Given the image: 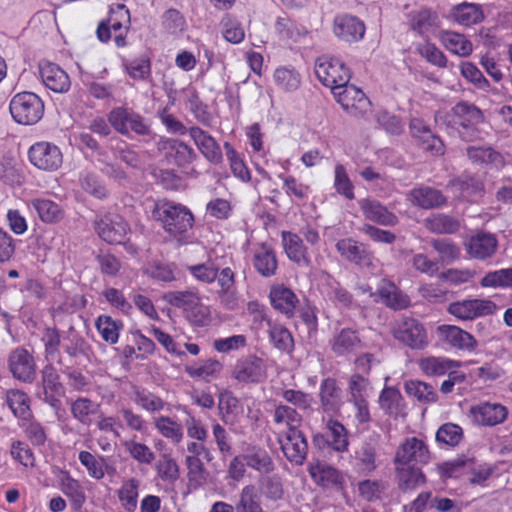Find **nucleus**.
Listing matches in <instances>:
<instances>
[{
  "label": "nucleus",
  "mask_w": 512,
  "mask_h": 512,
  "mask_svg": "<svg viewBox=\"0 0 512 512\" xmlns=\"http://www.w3.org/2000/svg\"><path fill=\"white\" fill-rule=\"evenodd\" d=\"M440 337L451 347L472 352L477 347V341L469 332L454 326L441 325L437 328Z\"/></svg>",
  "instance_id": "aec40b11"
},
{
  "label": "nucleus",
  "mask_w": 512,
  "mask_h": 512,
  "mask_svg": "<svg viewBox=\"0 0 512 512\" xmlns=\"http://www.w3.org/2000/svg\"><path fill=\"white\" fill-rule=\"evenodd\" d=\"M108 121L113 128H136L141 126V117L123 107L114 108L108 115Z\"/></svg>",
  "instance_id": "09e8293b"
},
{
  "label": "nucleus",
  "mask_w": 512,
  "mask_h": 512,
  "mask_svg": "<svg viewBox=\"0 0 512 512\" xmlns=\"http://www.w3.org/2000/svg\"><path fill=\"white\" fill-rule=\"evenodd\" d=\"M497 244V239L493 234L478 233L470 238L467 251L471 257L484 260L495 253Z\"/></svg>",
  "instance_id": "bb28decb"
},
{
  "label": "nucleus",
  "mask_w": 512,
  "mask_h": 512,
  "mask_svg": "<svg viewBox=\"0 0 512 512\" xmlns=\"http://www.w3.org/2000/svg\"><path fill=\"white\" fill-rule=\"evenodd\" d=\"M362 346L357 331L350 328L341 329L331 340V349L338 356L355 353Z\"/></svg>",
  "instance_id": "a878e982"
},
{
  "label": "nucleus",
  "mask_w": 512,
  "mask_h": 512,
  "mask_svg": "<svg viewBox=\"0 0 512 512\" xmlns=\"http://www.w3.org/2000/svg\"><path fill=\"white\" fill-rule=\"evenodd\" d=\"M380 438L379 433L365 437L351 454L354 468L360 475H371L379 467Z\"/></svg>",
  "instance_id": "39448f33"
},
{
  "label": "nucleus",
  "mask_w": 512,
  "mask_h": 512,
  "mask_svg": "<svg viewBox=\"0 0 512 512\" xmlns=\"http://www.w3.org/2000/svg\"><path fill=\"white\" fill-rule=\"evenodd\" d=\"M162 299L181 309L185 318L196 326H205L211 320L208 307L201 303L198 292L194 290L168 291Z\"/></svg>",
  "instance_id": "f03ea898"
},
{
  "label": "nucleus",
  "mask_w": 512,
  "mask_h": 512,
  "mask_svg": "<svg viewBox=\"0 0 512 512\" xmlns=\"http://www.w3.org/2000/svg\"><path fill=\"white\" fill-rule=\"evenodd\" d=\"M195 144L206 159L213 163L222 160V152L216 140L208 135L205 130H191Z\"/></svg>",
  "instance_id": "f704fd0d"
},
{
  "label": "nucleus",
  "mask_w": 512,
  "mask_h": 512,
  "mask_svg": "<svg viewBox=\"0 0 512 512\" xmlns=\"http://www.w3.org/2000/svg\"><path fill=\"white\" fill-rule=\"evenodd\" d=\"M140 484V480L135 477L126 479L122 482L121 487L117 491V496L125 511H136Z\"/></svg>",
  "instance_id": "e433bc0d"
},
{
  "label": "nucleus",
  "mask_w": 512,
  "mask_h": 512,
  "mask_svg": "<svg viewBox=\"0 0 512 512\" xmlns=\"http://www.w3.org/2000/svg\"><path fill=\"white\" fill-rule=\"evenodd\" d=\"M95 326L105 342L116 344L123 324L121 321L114 320L110 316L100 315L96 319Z\"/></svg>",
  "instance_id": "de8ad7c7"
},
{
  "label": "nucleus",
  "mask_w": 512,
  "mask_h": 512,
  "mask_svg": "<svg viewBox=\"0 0 512 512\" xmlns=\"http://www.w3.org/2000/svg\"><path fill=\"white\" fill-rule=\"evenodd\" d=\"M411 28L421 35H427L439 26V17L430 9H421L410 14Z\"/></svg>",
  "instance_id": "ea45409f"
},
{
  "label": "nucleus",
  "mask_w": 512,
  "mask_h": 512,
  "mask_svg": "<svg viewBox=\"0 0 512 512\" xmlns=\"http://www.w3.org/2000/svg\"><path fill=\"white\" fill-rule=\"evenodd\" d=\"M80 463L87 469L90 477L100 480L105 475V469L108 467L106 458L100 456L96 457L88 451H81L79 453Z\"/></svg>",
  "instance_id": "3c124183"
},
{
  "label": "nucleus",
  "mask_w": 512,
  "mask_h": 512,
  "mask_svg": "<svg viewBox=\"0 0 512 512\" xmlns=\"http://www.w3.org/2000/svg\"><path fill=\"white\" fill-rule=\"evenodd\" d=\"M246 465L260 474H271L275 464L270 454L259 446L249 447L243 455Z\"/></svg>",
  "instance_id": "c85d7f7f"
},
{
  "label": "nucleus",
  "mask_w": 512,
  "mask_h": 512,
  "mask_svg": "<svg viewBox=\"0 0 512 512\" xmlns=\"http://www.w3.org/2000/svg\"><path fill=\"white\" fill-rule=\"evenodd\" d=\"M155 220L172 236H181L192 228L194 217L184 205L163 201L155 204L152 211Z\"/></svg>",
  "instance_id": "f257e3e1"
},
{
  "label": "nucleus",
  "mask_w": 512,
  "mask_h": 512,
  "mask_svg": "<svg viewBox=\"0 0 512 512\" xmlns=\"http://www.w3.org/2000/svg\"><path fill=\"white\" fill-rule=\"evenodd\" d=\"M63 349L70 358H77L88 356L90 347L82 336L71 333L65 338Z\"/></svg>",
  "instance_id": "680f3d73"
},
{
  "label": "nucleus",
  "mask_w": 512,
  "mask_h": 512,
  "mask_svg": "<svg viewBox=\"0 0 512 512\" xmlns=\"http://www.w3.org/2000/svg\"><path fill=\"white\" fill-rule=\"evenodd\" d=\"M276 84L285 91H295L301 84L300 74L293 68L280 67L274 72Z\"/></svg>",
  "instance_id": "6e6d98bb"
},
{
  "label": "nucleus",
  "mask_w": 512,
  "mask_h": 512,
  "mask_svg": "<svg viewBox=\"0 0 512 512\" xmlns=\"http://www.w3.org/2000/svg\"><path fill=\"white\" fill-rule=\"evenodd\" d=\"M450 186L459 191L462 198L475 202L482 198L485 189L481 178L469 174L461 175L449 182Z\"/></svg>",
  "instance_id": "b1692460"
},
{
  "label": "nucleus",
  "mask_w": 512,
  "mask_h": 512,
  "mask_svg": "<svg viewBox=\"0 0 512 512\" xmlns=\"http://www.w3.org/2000/svg\"><path fill=\"white\" fill-rule=\"evenodd\" d=\"M315 75L326 87L334 90L341 89L350 80L349 69L339 59L321 56L315 63Z\"/></svg>",
  "instance_id": "423d86ee"
},
{
  "label": "nucleus",
  "mask_w": 512,
  "mask_h": 512,
  "mask_svg": "<svg viewBox=\"0 0 512 512\" xmlns=\"http://www.w3.org/2000/svg\"><path fill=\"white\" fill-rule=\"evenodd\" d=\"M452 18L459 24L471 26L484 18L481 7L474 3L463 2L451 10Z\"/></svg>",
  "instance_id": "4c0bfd02"
},
{
  "label": "nucleus",
  "mask_w": 512,
  "mask_h": 512,
  "mask_svg": "<svg viewBox=\"0 0 512 512\" xmlns=\"http://www.w3.org/2000/svg\"><path fill=\"white\" fill-rule=\"evenodd\" d=\"M234 509L236 512H263L253 485L242 488Z\"/></svg>",
  "instance_id": "5fc2aeb1"
},
{
  "label": "nucleus",
  "mask_w": 512,
  "mask_h": 512,
  "mask_svg": "<svg viewBox=\"0 0 512 512\" xmlns=\"http://www.w3.org/2000/svg\"><path fill=\"white\" fill-rule=\"evenodd\" d=\"M377 294L381 302L393 310H402L410 305V298L392 282L383 281Z\"/></svg>",
  "instance_id": "c756f323"
},
{
  "label": "nucleus",
  "mask_w": 512,
  "mask_h": 512,
  "mask_svg": "<svg viewBox=\"0 0 512 512\" xmlns=\"http://www.w3.org/2000/svg\"><path fill=\"white\" fill-rule=\"evenodd\" d=\"M497 306L491 300L465 299L449 304L447 311L459 320H473L495 313Z\"/></svg>",
  "instance_id": "1a4fd4ad"
},
{
  "label": "nucleus",
  "mask_w": 512,
  "mask_h": 512,
  "mask_svg": "<svg viewBox=\"0 0 512 512\" xmlns=\"http://www.w3.org/2000/svg\"><path fill=\"white\" fill-rule=\"evenodd\" d=\"M186 465L188 469L187 476L190 486H192L194 489L203 486L207 481L208 472L206 471L200 458L196 456H187Z\"/></svg>",
  "instance_id": "864d4df0"
},
{
  "label": "nucleus",
  "mask_w": 512,
  "mask_h": 512,
  "mask_svg": "<svg viewBox=\"0 0 512 512\" xmlns=\"http://www.w3.org/2000/svg\"><path fill=\"white\" fill-rule=\"evenodd\" d=\"M155 427L163 437L171 439L174 443H179L183 438L182 426L169 417L156 418Z\"/></svg>",
  "instance_id": "4d7b16f0"
},
{
  "label": "nucleus",
  "mask_w": 512,
  "mask_h": 512,
  "mask_svg": "<svg viewBox=\"0 0 512 512\" xmlns=\"http://www.w3.org/2000/svg\"><path fill=\"white\" fill-rule=\"evenodd\" d=\"M30 162L38 169L57 170L62 165V153L59 148L48 142H39L29 149Z\"/></svg>",
  "instance_id": "f8f14e48"
},
{
  "label": "nucleus",
  "mask_w": 512,
  "mask_h": 512,
  "mask_svg": "<svg viewBox=\"0 0 512 512\" xmlns=\"http://www.w3.org/2000/svg\"><path fill=\"white\" fill-rule=\"evenodd\" d=\"M441 41L450 52L465 57L472 52V43L462 34L445 31L441 35Z\"/></svg>",
  "instance_id": "a18cd8bd"
},
{
  "label": "nucleus",
  "mask_w": 512,
  "mask_h": 512,
  "mask_svg": "<svg viewBox=\"0 0 512 512\" xmlns=\"http://www.w3.org/2000/svg\"><path fill=\"white\" fill-rule=\"evenodd\" d=\"M282 245L287 257L300 267L310 265L308 251L301 237L290 231H282Z\"/></svg>",
  "instance_id": "5701e85b"
},
{
  "label": "nucleus",
  "mask_w": 512,
  "mask_h": 512,
  "mask_svg": "<svg viewBox=\"0 0 512 512\" xmlns=\"http://www.w3.org/2000/svg\"><path fill=\"white\" fill-rule=\"evenodd\" d=\"M472 421L482 426H495L507 417V409L499 403L484 402L470 408Z\"/></svg>",
  "instance_id": "f3484780"
},
{
  "label": "nucleus",
  "mask_w": 512,
  "mask_h": 512,
  "mask_svg": "<svg viewBox=\"0 0 512 512\" xmlns=\"http://www.w3.org/2000/svg\"><path fill=\"white\" fill-rule=\"evenodd\" d=\"M6 403L15 417L22 420L30 419V400L25 392L18 389L7 390Z\"/></svg>",
  "instance_id": "58836bf2"
},
{
  "label": "nucleus",
  "mask_w": 512,
  "mask_h": 512,
  "mask_svg": "<svg viewBox=\"0 0 512 512\" xmlns=\"http://www.w3.org/2000/svg\"><path fill=\"white\" fill-rule=\"evenodd\" d=\"M463 438L462 428L454 423L441 425L436 433V440L449 446H456Z\"/></svg>",
  "instance_id": "052dcab7"
},
{
  "label": "nucleus",
  "mask_w": 512,
  "mask_h": 512,
  "mask_svg": "<svg viewBox=\"0 0 512 512\" xmlns=\"http://www.w3.org/2000/svg\"><path fill=\"white\" fill-rule=\"evenodd\" d=\"M393 337L411 349H423L427 346V333L423 325L412 317L401 316L391 325Z\"/></svg>",
  "instance_id": "0eeeda50"
},
{
  "label": "nucleus",
  "mask_w": 512,
  "mask_h": 512,
  "mask_svg": "<svg viewBox=\"0 0 512 512\" xmlns=\"http://www.w3.org/2000/svg\"><path fill=\"white\" fill-rule=\"evenodd\" d=\"M259 482L262 493L267 499L277 501L283 497V483L279 476H265Z\"/></svg>",
  "instance_id": "0e129e2a"
},
{
  "label": "nucleus",
  "mask_w": 512,
  "mask_h": 512,
  "mask_svg": "<svg viewBox=\"0 0 512 512\" xmlns=\"http://www.w3.org/2000/svg\"><path fill=\"white\" fill-rule=\"evenodd\" d=\"M333 95L345 110L363 113L370 106V101L363 91L348 83L341 86V89L334 90Z\"/></svg>",
  "instance_id": "6ab92c4d"
},
{
  "label": "nucleus",
  "mask_w": 512,
  "mask_h": 512,
  "mask_svg": "<svg viewBox=\"0 0 512 512\" xmlns=\"http://www.w3.org/2000/svg\"><path fill=\"white\" fill-rule=\"evenodd\" d=\"M333 33L344 42H357L364 36L365 25L356 16L340 14L334 18Z\"/></svg>",
  "instance_id": "4468645a"
},
{
  "label": "nucleus",
  "mask_w": 512,
  "mask_h": 512,
  "mask_svg": "<svg viewBox=\"0 0 512 512\" xmlns=\"http://www.w3.org/2000/svg\"><path fill=\"white\" fill-rule=\"evenodd\" d=\"M402 395L395 387H385L379 395L380 408L386 414H396L399 410Z\"/></svg>",
  "instance_id": "bf43d9fd"
},
{
  "label": "nucleus",
  "mask_w": 512,
  "mask_h": 512,
  "mask_svg": "<svg viewBox=\"0 0 512 512\" xmlns=\"http://www.w3.org/2000/svg\"><path fill=\"white\" fill-rule=\"evenodd\" d=\"M309 474L311 478L322 487H331L341 484L343 481L342 474L339 470L322 462L311 464L309 466Z\"/></svg>",
  "instance_id": "2f4dec72"
},
{
  "label": "nucleus",
  "mask_w": 512,
  "mask_h": 512,
  "mask_svg": "<svg viewBox=\"0 0 512 512\" xmlns=\"http://www.w3.org/2000/svg\"><path fill=\"white\" fill-rule=\"evenodd\" d=\"M61 491L71 500L74 509H80L85 502V493L81 484L69 473L62 472L60 478Z\"/></svg>",
  "instance_id": "a19ab883"
},
{
  "label": "nucleus",
  "mask_w": 512,
  "mask_h": 512,
  "mask_svg": "<svg viewBox=\"0 0 512 512\" xmlns=\"http://www.w3.org/2000/svg\"><path fill=\"white\" fill-rule=\"evenodd\" d=\"M9 109L18 124L34 125L43 116L44 104L36 94L22 92L11 99Z\"/></svg>",
  "instance_id": "20e7f679"
},
{
  "label": "nucleus",
  "mask_w": 512,
  "mask_h": 512,
  "mask_svg": "<svg viewBox=\"0 0 512 512\" xmlns=\"http://www.w3.org/2000/svg\"><path fill=\"white\" fill-rule=\"evenodd\" d=\"M254 267L264 277L273 276L277 270V259L271 248L263 245L254 255Z\"/></svg>",
  "instance_id": "c03bdc74"
},
{
  "label": "nucleus",
  "mask_w": 512,
  "mask_h": 512,
  "mask_svg": "<svg viewBox=\"0 0 512 512\" xmlns=\"http://www.w3.org/2000/svg\"><path fill=\"white\" fill-rule=\"evenodd\" d=\"M313 444L319 449L329 447L338 453H343L348 451L349 433L341 422L329 418L325 422L324 432L313 437Z\"/></svg>",
  "instance_id": "6e6552de"
},
{
  "label": "nucleus",
  "mask_w": 512,
  "mask_h": 512,
  "mask_svg": "<svg viewBox=\"0 0 512 512\" xmlns=\"http://www.w3.org/2000/svg\"><path fill=\"white\" fill-rule=\"evenodd\" d=\"M9 369L12 375L23 382L31 383L36 376V364L33 356L25 349L17 348L9 356Z\"/></svg>",
  "instance_id": "2eb2a0df"
},
{
  "label": "nucleus",
  "mask_w": 512,
  "mask_h": 512,
  "mask_svg": "<svg viewBox=\"0 0 512 512\" xmlns=\"http://www.w3.org/2000/svg\"><path fill=\"white\" fill-rule=\"evenodd\" d=\"M457 366L453 360L443 357H426L419 361L421 371L428 376H442Z\"/></svg>",
  "instance_id": "49530a36"
},
{
  "label": "nucleus",
  "mask_w": 512,
  "mask_h": 512,
  "mask_svg": "<svg viewBox=\"0 0 512 512\" xmlns=\"http://www.w3.org/2000/svg\"><path fill=\"white\" fill-rule=\"evenodd\" d=\"M155 468L158 476L163 481L173 483L179 478V466L169 454L161 455V457L156 463Z\"/></svg>",
  "instance_id": "13d9d810"
},
{
  "label": "nucleus",
  "mask_w": 512,
  "mask_h": 512,
  "mask_svg": "<svg viewBox=\"0 0 512 512\" xmlns=\"http://www.w3.org/2000/svg\"><path fill=\"white\" fill-rule=\"evenodd\" d=\"M95 230L105 242L122 244L130 229L121 216L108 214L95 221Z\"/></svg>",
  "instance_id": "9b49d317"
},
{
  "label": "nucleus",
  "mask_w": 512,
  "mask_h": 512,
  "mask_svg": "<svg viewBox=\"0 0 512 512\" xmlns=\"http://www.w3.org/2000/svg\"><path fill=\"white\" fill-rule=\"evenodd\" d=\"M385 489V483L380 480L365 479L360 481L358 484L360 496L368 502L379 500Z\"/></svg>",
  "instance_id": "338daca9"
},
{
  "label": "nucleus",
  "mask_w": 512,
  "mask_h": 512,
  "mask_svg": "<svg viewBox=\"0 0 512 512\" xmlns=\"http://www.w3.org/2000/svg\"><path fill=\"white\" fill-rule=\"evenodd\" d=\"M405 392L422 404L435 403L438 394L435 388L426 382L410 379L404 383Z\"/></svg>",
  "instance_id": "c9c22d12"
},
{
  "label": "nucleus",
  "mask_w": 512,
  "mask_h": 512,
  "mask_svg": "<svg viewBox=\"0 0 512 512\" xmlns=\"http://www.w3.org/2000/svg\"><path fill=\"white\" fill-rule=\"evenodd\" d=\"M31 205L45 222H54L60 217L59 206L51 200L38 198L32 200Z\"/></svg>",
  "instance_id": "e2e57ef3"
},
{
  "label": "nucleus",
  "mask_w": 512,
  "mask_h": 512,
  "mask_svg": "<svg viewBox=\"0 0 512 512\" xmlns=\"http://www.w3.org/2000/svg\"><path fill=\"white\" fill-rule=\"evenodd\" d=\"M269 326V335L274 346L284 352L292 351L294 347V341L289 330L282 325L272 324L270 320H267Z\"/></svg>",
  "instance_id": "603ef678"
},
{
  "label": "nucleus",
  "mask_w": 512,
  "mask_h": 512,
  "mask_svg": "<svg viewBox=\"0 0 512 512\" xmlns=\"http://www.w3.org/2000/svg\"><path fill=\"white\" fill-rule=\"evenodd\" d=\"M285 457L297 465L303 464L308 452V444L304 434L300 431L287 432L285 439L280 441Z\"/></svg>",
  "instance_id": "412c9836"
},
{
  "label": "nucleus",
  "mask_w": 512,
  "mask_h": 512,
  "mask_svg": "<svg viewBox=\"0 0 512 512\" xmlns=\"http://www.w3.org/2000/svg\"><path fill=\"white\" fill-rule=\"evenodd\" d=\"M39 73L43 84L51 91L65 93L69 90L70 78L58 65L51 62H40Z\"/></svg>",
  "instance_id": "a211bd4d"
},
{
  "label": "nucleus",
  "mask_w": 512,
  "mask_h": 512,
  "mask_svg": "<svg viewBox=\"0 0 512 512\" xmlns=\"http://www.w3.org/2000/svg\"><path fill=\"white\" fill-rule=\"evenodd\" d=\"M364 217L383 226H395L398 223L397 216L390 212L378 200L365 198L358 201Z\"/></svg>",
  "instance_id": "4be33fe9"
},
{
  "label": "nucleus",
  "mask_w": 512,
  "mask_h": 512,
  "mask_svg": "<svg viewBox=\"0 0 512 512\" xmlns=\"http://www.w3.org/2000/svg\"><path fill=\"white\" fill-rule=\"evenodd\" d=\"M467 156L474 163L491 164L496 168H503L505 165L504 157L490 147L469 146Z\"/></svg>",
  "instance_id": "37998d69"
},
{
  "label": "nucleus",
  "mask_w": 512,
  "mask_h": 512,
  "mask_svg": "<svg viewBox=\"0 0 512 512\" xmlns=\"http://www.w3.org/2000/svg\"><path fill=\"white\" fill-rule=\"evenodd\" d=\"M341 390L332 378L323 380L320 386V402L324 412L334 411L340 402Z\"/></svg>",
  "instance_id": "79ce46f5"
},
{
  "label": "nucleus",
  "mask_w": 512,
  "mask_h": 512,
  "mask_svg": "<svg viewBox=\"0 0 512 512\" xmlns=\"http://www.w3.org/2000/svg\"><path fill=\"white\" fill-rule=\"evenodd\" d=\"M160 149L166 151V155L173 157L179 166H185L192 162L195 153L191 147L176 139H164L159 143Z\"/></svg>",
  "instance_id": "72a5a7b5"
},
{
  "label": "nucleus",
  "mask_w": 512,
  "mask_h": 512,
  "mask_svg": "<svg viewBox=\"0 0 512 512\" xmlns=\"http://www.w3.org/2000/svg\"><path fill=\"white\" fill-rule=\"evenodd\" d=\"M482 287L512 286V268L487 273L480 281Z\"/></svg>",
  "instance_id": "774afa93"
},
{
  "label": "nucleus",
  "mask_w": 512,
  "mask_h": 512,
  "mask_svg": "<svg viewBox=\"0 0 512 512\" xmlns=\"http://www.w3.org/2000/svg\"><path fill=\"white\" fill-rule=\"evenodd\" d=\"M273 422L279 427L287 428V432H293L299 430L303 417L296 408L280 403L275 405Z\"/></svg>",
  "instance_id": "7c9ffc66"
},
{
  "label": "nucleus",
  "mask_w": 512,
  "mask_h": 512,
  "mask_svg": "<svg viewBox=\"0 0 512 512\" xmlns=\"http://www.w3.org/2000/svg\"><path fill=\"white\" fill-rule=\"evenodd\" d=\"M270 301L272 306L287 317L294 315L295 308L299 303L296 294L289 288L280 285L273 287L270 291Z\"/></svg>",
  "instance_id": "cd10ccee"
},
{
  "label": "nucleus",
  "mask_w": 512,
  "mask_h": 512,
  "mask_svg": "<svg viewBox=\"0 0 512 512\" xmlns=\"http://www.w3.org/2000/svg\"><path fill=\"white\" fill-rule=\"evenodd\" d=\"M395 470L398 487L403 492L414 490L426 481L422 471L413 465H396Z\"/></svg>",
  "instance_id": "473e14b6"
},
{
  "label": "nucleus",
  "mask_w": 512,
  "mask_h": 512,
  "mask_svg": "<svg viewBox=\"0 0 512 512\" xmlns=\"http://www.w3.org/2000/svg\"><path fill=\"white\" fill-rule=\"evenodd\" d=\"M430 459V453L424 441L411 437L407 438L397 449L395 465H409L411 462L426 464Z\"/></svg>",
  "instance_id": "ddd939ff"
},
{
  "label": "nucleus",
  "mask_w": 512,
  "mask_h": 512,
  "mask_svg": "<svg viewBox=\"0 0 512 512\" xmlns=\"http://www.w3.org/2000/svg\"><path fill=\"white\" fill-rule=\"evenodd\" d=\"M94 411L95 405L88 398L80 397L71 403L72 416L84 425L90 423V416Z\"/></svg>",
  "instance_id": "69168bd1"
},
{
  "label": "nucleus",
  "mask_w": 512,
  "mask_h": 512,
  "mask_svg": "<svg viewBox=\"0 0 512 512\" xmlns=\"http://www.w3.org/2000/svg\"><path fill=\"white\" fill-rule=\"evenodd\" d=\"M231 376L243 384L260 383L266 377L263 360L255 355L241 357L235 363Z\"/></svg>",
  "instance_id": "9d476101"
},
{
  "label": "nucleus",
  "mask_w": 512,
  "mask_h": 512,
  "mask_svg": "<svg viewBox=\"0 0 512 512\" xmlns=\"http://www.w3.org/2000/svg\"><path fill=\"white\" fill-rule=\"evenodd\" d=\"M425 227L437 234H452L459 230L457 219L446 214H435L425 220Z\"/></svg>",
  "instance_id": "8fccbe9b"
},
{
  "label": "nucleus",
  "mask_w": 512,
  "mask_h": 512,
  "mask_svg": "<svg viewBox=\"0 0 512 512\" xmlns=\"http://www.w3.org/2000/svg\"><path fill=\"white\" fill-rule=\"evenodd\" d=\"M130 12L124 4H116L109 11V17L99 23L96 35L99 41L108 42L111 31L115 33L114 42L117 47L126 46V34L130 29Z\"/></svg>",
  "instance_id": "7ed1b4c3"
},
{
  "label": "nucleus",
  "mask_w": 512,
  "mask_h": 512,
  "mask_svg": "<svg viewBox=\"0 0 512 512\" xmlns=\"http://www.w3.org/2000/svg\"><path fill=\"white\" fill-rule=\"evenodd\" d=\"M408 200L415 206L423 209L437 208L446 203V197L441 191L429 187L420 186L408 193Z\"/></svg>",
  "instance_id": "393cba45"
},
{
  "label": "nucleus",
  "mask_w": 512,
  "mask_h": 512,
  "mask_svg": "<svg viewBox=\"0 0 512 512\" xmlns=\"http://www.w3.org/2000/svg\"><path fill=\"white\" fill-rule=\"evenodd\" d=\"M336 250L349 262L367 268L375 267L373 254L363 244L351 238L339 240L336 243Z\"/></svg>",
  "instance_id": "dca6fc26"
}]
</instances>
